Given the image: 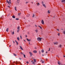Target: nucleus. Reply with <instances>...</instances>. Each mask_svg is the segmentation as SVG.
I'll return each instance as SVG.
<instances>
[{
  "label": "nucleus",
  "instance_id": "nucleus-1",
  "mask_svg": "<svg viewBox=\"0 0 65 65\" xmlns=\"http://www.w3.org/2000/svg\"><path fill=\"white\" fill-rule=\"evenodd\" d=\"M41 39H42V38H37V40H38V41H41Z\"/></svg>",
  "mask_w": 65,
  "mask_h": 65
},
{
  "label": "nucleus",
  "instance_id": "nucleus-2",
  "mask_svg": "<svg viewBox=\"0 0 65 65\" xmlns=\"http://www.w3.org/2000/svg\"><path fill=\"white\" fill-rule=\"evenodd\" d=\"M20 27L19 26H18V27H17V29L18 30L17 31V32L18 33H19V31H20Z\"/></svg>",
  "mask_w": 65,
  "mask_h": 65
},
{
  "label": "nucleus",
  "instance_id": "nucleus-3",
  "mask_svg": "<svg viewBox=\"0 0 65 65\" xmlns=\"http://www.w3.org/2000/svg\"><path fill=\"white\" fill-rule=\"evenodd\" d=\"M41 22L42 25H44V21H43V20H42Z\"/></svg>",
  "mask_w": 65,
  "mask_h": 65
},
{
  "label": "nucleus",
  "instance_id": "nucleus-4",
  "mask_svg": "<svg viewBox=\"0 0 65 65\" xmlns=\"http://www.w3.org/2000/svg\"><path fill=\"white\" fill-rule=\"evenodd\" d=\"M7 3H8L9 4V5L10 4H11V2H9L8 1H7Z\"/></svg>",
  "mask_w": 65,
  "mask_h": 65
},
{
  "label": "nucleus",
  "instance_id": "nucleus-5",
  "mask_svg": "<svg viewBox=\"0 0 65 65\" xmlns=\"http://www.w3.org/2000/svg\"><path fill=\"white\" fill-rule=\"evenodd\" d=\"M58 64H59V65H61V62L60 61H58Z\"/></svg>",
  "mask_w": 65,
  "mask_h": 65
},
{
  "label": "nucleus",
  "instance_id": "nucleus-6",
  "mask_svg": "<svg viewBox=\"0 0 65 65\" xmlns=\"http://www.w3.org/2000/svg\"><path fill=\"white\" fill-rule=\"evenodd\" d=\"M20 46V48L21 50H24V49L23 48H22V47L21 46Z\"/></svg>",
  "mask_w": 65,
  "mask_h": 65
},
{
  "label": "nucleus",
  "instance_id": "nucleus-7",
  "mask_svg": "<svg viewBox=\"0 0 65 65\" xmlns=\"http://www.w3.org/2000/svg\"><path fill=\"white\" fill-rule=\"evenodd\" d=\"M33 52L34 53H37V51L36 50L34 51H33Z\"/></svg>",
  "mask_w": 65,
  "mask_h": 65
},
{
  "label": "nucleus",
  "instance_id": "nucleus-8",
  "mask_svg": "<svg viewBox=\"0 0 65 65\" xmlns=\"http://www.w3.org/2000/svg\"><path fill=\"white\" fill-rule=\"evenodd\" d=\"M29 54H30V56H32V55H33V54H32V53L31 52H29Z\"/></svg>",
  "mask_w": 65,
  "mask_h": 65
},
{
  "label": "nucleus",
  "instance_id": "nucleus-9",
  "mask_svg": "<svg viewBox=\"0 0 65 65\" xmlns=\"http://www.w3.org/2000/svg\"><path fill=\"white\" fill-rule=\"evenodd\" d=\"M34 61V62H36V59H33Z\"/></svg>",
  "mask_w": 65,
  "mask_h": 65
},
{
  "label": "nucleus",
  "instance_id": "nucleus-10",
  "mask_svg": "<svg viewBox=\"0 0 65 65\" xmlns=\"http://www.w3.org/2000/svg\"><path fill=\"white\" fill-rule=\"evenodd\" d=\"M26 39L28 41H31V39Z\"/></svg>",
  "mask_w": 65,
  "mask_h": 65
},
{
  "label": "nucleus",
  "instance_id": "nucleus-11",
  "mask_svg": "<svg viewBox=\"0 0 65 65\" xmlns=\"http://www.w3.org/2000/svg\"><path fill=\"white\" fill-rule=\"evenodd\" d=\"M12 18H13V19H15V17L14 16V15H13L12 16Z\"/></svg>",
  "mask_w": 65,
  "mask_h": 65
},
{
  "label": "nucleus",
  "instance_id": "nucleus-12",
  "mask_svg": "<svg viewBox=\"0 0 65 65\" xmlns=\"http://www.w3.org/2000/svg\"><path fill=\"white\" fill-rule=\"evenodd\" d=\"M54 44H58V42H55V43H54Z\"/></svg>",
  "mask_w": 65,
  "mask_h": 65
},
{
  "label": "nucleus",
  "instance_id": "nucleus-13",
  "mask_svg": "<svg viewBox=\"0 0 65 65\" xmlns=\"http://www.w3.org/2000/svg\"><path fill=\"white\" fill-rule=\"evenodd\" d=\"M42 5L43 6L45 7V8H46V6H45V4H43Z\"/></svg>",
  "mask_w": 65,
  "mask_h": 65
},
{
  "label": "nucleus",
  "instance_id": "nucleus-14",
  "mask_svg": "<svg viewBox=\"0 0 65 65\" xmlns=\"http://www.w3.org/2000/svg\"><path fill=\"white\" fill-rule=\"evenodd\" d=\"M35 31L36 33H37L38 32V30L37 29H36L35 30Z\"/></svg>",
  "mask_w": 65,
  "mask_h": 65
},
{
  "label": "nucleus",
  "instance_id": "nucleus-15",
  "mask_svg": "<svg viewBox=\"0 0 65 65\" xmlns=\"http://www.w3.org/2000/svg\"><path fill=\"white\" fill-rule=\"evenodd\" d=\"M41 61L42 62V63H43L44 62V61H43V60H41Z\"/></svg>",
  "mask_w": 65,
  "mask_h": 65
},
{
  "label": "nucleus",
  "instance_id": "nucleus-16",
  "mask_svg": "<svg viewBox=\"0 0 65 65\" xmlns=\"http://www.w3.org/2000/svg\"><path fill=\"white\" fill-rule=\"evenodd\" d=\"M14 8H15V10L16 11H17V7H15Z\"/></svg>",
  "mask_w": 65,
  "mask_h": 65
},
{
  "label": "nucleus",
  "instance_id": "nucleus-17",
  "mask_svg": "<svg viewBox=\"0 0 65 65\" xmlns=\"http://www.w3.org/2000/svg\"><path fill=\"white\" fill-rule=\"evenodd\" d=\"M37 5L38 6H39V5H40V4H39V3H37Z\"/></svg>",
  "mask_w": 65,
  "mask_h": 65
},
{
  "label": "nucleus",
  "instance_id": "nucleus-18",
  "mask_svg": "<svg viewBox=\"0 0 65 65\" xmlns=\"http://www.w3.org/2000/svg\"><path fill=\"white\" fill-rule=\"evenodd\" d=\"M6 31L7 32H8V28H7L6 29Z\"/></svg>",
  "mask_w": 65,
  "mask_h": 65
},
{
  "label": "nucleus",
  "instance_id": "nucleus-19",
  "mask_svg": "<svg viewBox=\"0 0 65 65\" xmlns=\"http://www.w3.org/2000/svg\"><path fill=\"white\" fill-rule=\"evenodd\" d=\"M41 51L42 53H43V52H44V50H42Z\"/></svg>",
  "mask_w": 65,
  "mask_h": 65
},
{
  "label": "nucleus",
  "instance_id": "nucleus-20",
  "mask_svg": "<svg viewBox=\"0 0 65 65\" xmlns=\"http://www.w3.org/2000/svg\"><path fill=\"white\" fill-rule=\"evenodd\" d=\"M50 11H49V10H48L47 12L48 13H50Z\"/></svg>",
  "mask_w": 65,
  "mask_h": 65
},
{
  "label": "nucleus",
  "instance_id": "nucleus-21",
  "mask_svg": "<svg viewBox=\"0 0 65 65\" xmlns=\"http://www.w3.org/2000/svg\"><path fill=\"white\" fill-rule=\"evenodd\" d=\"M61 46H62V45H59V47H61Z\"/></svg>",
  "mask_w": 65,
  "mask_h": 65
},
{
  "label": "nucleus",
  "instance_id": "nucleus-22",
  "mask_svg": "<svg viewBox=\"0 0 65 65\" xmlns=\"http://www.w3.org/2000/svg\"><path fill=\"white\" fill-rule=\"evenodd\" d=\"M30 16V14H28L27 15V17H29Z\"/></svg>",
  "mask_w": 65,
  "mask_h": 65
},
{
  "label": "nucleus",
  "instance_id": "nucleus-23",
  "mask_svg": "<svg viewBox=\"0 0 65 65\" xmlns=\"http://www.w3.org/2000/svg\"><path fill=\"white\" fill-rule=\"evenodd\" d=\"M13 55L14 56H17V55H16L14 53H13Z\"/></svg>",
  "mask_w": 65,
  "mask_h": 65
},
{
  "label": "nucleus",
  "instance_id": "nucleus-24",
  "mask_svg": "<svg viewBox=\"0 0 65 65\" xmlns=\"http://www.w3.org/2000/svg\"><path fill=\"white\" fill-rule=\"evenodd\" d=\"M17 38L18 40H19V39H20L19 37H18Z\"/></svg>",
  "mask_w": 65,
  "mask_h": 65
},
{
  "label": "nucleus",
  "instance_id": "nucleus-25",
  "mask_svg": "<svg viewBox=\"0 0 65 65\" xmlns=\"http://www.w3.org/2000/svg\"><path fill=\"white\" fill-rule=\"evenodd\" d=\"M17 2L19 3L20 2V0H17Z\"/></svg>",
  "mask_w": 65,
  "mask_h": 65
},
{
  "label": "nucleus",
  "instance_id": "nucleus-26",
  "mask_svg": "<svg viewBox=\"0 0 65 65\" xmlns=\"http://www.w3.org/2000/svg\"><path fill=\"white\" fill-rule=\"evenodd\" d=\"M21 14V13H19L18 15H20V16Z\"/></svg>",
  "mask_w": 65,
  "mask_h": 65
},
{
  "label": "nucleus",
  "instance_id": "nucleus-27",
  "mask_svg": "<svg viewBox=\"0 0 65 65\" xmlns=\"http://www.w3.org/2000/svg\"><path fill=\"white\" fill-rule=\"evenodd\" d=\"M58 36H60V34L59 33H58Z\"/></svg>",
  "mask_w": 65,
  "mask_h": 65
},
{
  "label": "nucleus",
  "instance_id": "nucleus-28",
  "mask_svg": "<svg viewBox=\"0 0 65 65\" xmlns=\"http://www.w3.org/2000/svg\"><path fill=\"white\" fill-rule=\"evenodd\" d=\"M65 2V0H63L61 1V2Z\"/></svg>",
  "mask_w": 65,
  "mask_h": 65
},
{
  "label": "nucleus",
  "instance_id": "nucleus-29",
  "mask_svg": "<svg viewBox=\"0 0 65 65\" xmlns=\"http://www.w3.org/2000/svg\"><path fill=\"white\" fill-rule=\"evenodd\" d=\"M23 56H24V58H26V55L25 54H23Z\"/></svg>",
  "mask_w": 65,
  "mask_h": 65
},
{
  "label": "nucleus",
  "instance_id": "nucleus-30",
  "mask_svg": "<svg viewBox=\"0 0 65 65\" xmlns=\"http://www.w3.org/2000/svg\"><path fill=\"white\" fill-rule=\"evenodd\" d=\"M17 63H20V64H21V63L20 62H18V61H17Z\"/></svg>",
  "mask_w": 65,
  "mask_h": 65
},
{
  "label": "nucleus",
  "instance_id": "nucleus-31",
  "mask_svg": "<svg viewBox=\"0 0 65 65\" xmlns=\"http://www.w3.org/2000/svg\"><path fill=\"white\" fill-rule=\"evenodd\" d=\"M14 31H13L12 32V35H13V34H14Z\"/></svg>",
  "mask_w": 65,
  "mask_h": 65
},
{
  "label": "nucleus",
  "instance_id": "nucleus-32",
  "mask_svg": "<svg viewBox=\"0 0 65 65\" xmlns=\"http://www.w3.org/2000/svg\"><path fill=\"white\" fill-rule=\"evenodd\" d=\"M16 20H19V19L18 18H16L15 19Z\"/></svg>",
  "mask_w": 65,
  "mask_h": 65
},
{
  "label": "nucleus",
  "instance_id": "nucleus-33",
  "mask_svg": "<svg viewBox=\"0 0 65 65\" xmlns=\"http://www.w3.org/2000/svg\"><path fill=\"white\" fill-rule=\"evenodd\" d=\"M20 38L21 39H22V36H20Z\"/></svg>",
  "mask_w": 65,
  "mask_h": 65
},
{
  "label": "nucleus",
  "instance_id": "nucleus-34",
  "mask_svg": "<svg viewBox=\"0 0 65 65\" xmlns=\"http://www.w3.org/2000/svg\"><path fill=\"white\" fill-rule=\"evenodd\" d=\"M34 17V14H33V16H32V17Z\"/></svg>",
  "mask_w": 65,
  "mask_h": 65
},
{
  "label": "nucleus",
  "instance_id": "nucleus-35",
  "mask_svg": "<svg viewBox=\"0 0 65 65\" xmlns=\"http://www.w3.org/2000/svg\"><path fill=\"white\" fill-rule=\"evenodd\" d=\"M57 30L58 31H59V29H57Z\"/></svg>",
  "mask_w": 65,
  "mask_h": 65
},
{
  "label": "nucleus",
  "instance_id": "nucleus-36",
  "mask_svg": "<svg viewBox=\"0 0 65 65\" xmlns=\"http://www.w3.org/2000/svg\"><path fill=\"white\" fill-rule=\"evenodd\" d=\"M63 33H64V34L65 35V31H63Z\"/></svg>",
  "mask_w": 65,
  "mask_h": 65
},
{
  "label": "nucleus",
  "instance_id": "nucleus-37",
  "mask_svg": "<svg viewBox=\"0 0 65 65\" xmlns=\"http://www.w3.org/2000/svg\"><path fill=\"white\" fill-rule=\"evenodd\" d=\"M16 43L17 45H18V42H16Z\"/></svg>",
  "mask_w": 65,
  "mask_h": 65
},
{
  "label": "nucleus",
  "instance_id": "nucleus-38",
  "mask_svg": "<svg viewBox=\"0 0 65 65\" xmlns=\"http://www.w3.org/2000/svg\"><path fill=\"white\" fill-rule=\"evenodd\" d=\"M28 2H27L26 3V4H27L28 3Z\"/></svg>",
  "mask_w": 65,
  "mask_h": 65
},
{
  "label": "nucleus",
  "instance_id": "nucleus-39",
  "mask_svg": "<svg viewBox=\"0 0 65 65\" xmlns=\"http://www.w3.org/2000/svg\"><path fill=\"white\" fill-rule=\"evenodd\" d=\"M32 64H35V62H33L32 63Z\"/></svg>",
  "mask_w": 65,
  "mask_h": 65
},
{
  "label": "nucleus",
  "instance_id": "nucleus-40",
  "mask_svg": "<svg viewBox=\"0 0 65 65\" xmlns=\"http://www.w3.org/2000/svg\"><path fill=\"white\" fill-rule=\"evenodd\" d=\"M25 36L26 37H27V35H25Z\"/></svg>",
  "mask_w": 65,
  "mask_h": 65
},
{
  "label": "nucleus",
  "instance_id": "nucleus-41",
  "mask_svg": "<svg viewBox=\"0 0 65 65\" xmlns=\"http://www.w3.org/2000/svg\"><path fill=\"white\" fill-rule=\"evenodd\" d=\"M21 54H22V55H23V53L22 52H21Z\"/></svg>",
  "mask_w": 65,
  "mask_h": 65
},
{
  "label": "nucleus",
  "instance_id": "nucleus-42",
  "mask_svg": "<svg viewBox=\"0 0 65 65\" xmlns=\"http://www.w3.org/2000/svg\"><path fill=\"white\" fill-rule=\"evenodd\" d=\"M27 64H29V62L28 61H27Z\"/></svg>",
  "mask_w": 65,
  "mask_h": 65
},
{
  "label": "nucleus",
  "instance_id": "nucleus-43",
  "mask_svg": "<svg viewBox=\"0 0 65 65\" xmlns=\"http://www.w3.org/2000/svg\"><path fill=\"white\" fill-rule=\"evenodd\" d=\"M42 4H43V2H42Z\"/></svg>",
  "mask_w": 65,
  "mask_h": 65
},
{
  "label": "nucleus",
  "instance_id": "nucleus-44",
  "mask_svg": "<svg viewBox=\"0 0 65 65\" xmlns=\"http://www.w3.org/2000/svg\"><path fill=\"white\" fill-rule=\"evenodd\" d=\"M40 29H42V27H41L40 26Z\"/></svg>",
  "mask_w": 65,
  "mask_h": 65
},
{
  "label": "nucleus",
  "instance_id": "nucleus-45",
  "mask_svg": "<svg viewBox=\"0 0 65 65\" xmlns=\"http://www.w3.org/2000/svg\"><path fill=\"white\" fill-rule=\"evenodd\" d=\"M50 51V48H49V50H48V51Z\"/></svg>",
  "mask_w": 65,
  "mask_h": 65
},
{
  "label": "nucleus",
  "instance_id": "nucleus-46",
  "mask_svg": "<svg viewBox=\"0 0 65 65\" xmlns=\"http://www.w3.org/2000/svg\"><path fill=\"white\" fill-rule=\"evenodd\" d=\"M13 42L14 43H15V42L14 41H13Z\"/></svg>",
  "mask_w": 65,
  "mask_h": 65
},
{
  "label": "nucleus",
  "instance_id": "nucleus-47",
  "mask_svg": "<svg viewBox=\"0 0 65 65\" xmlns=\"http://www.w3.org/2000/svg\"><path fill=\"white\" fill-rule=\"evenodd\" d=\"M8 7H9V8H10V6H8Z\"/></svg>",
  "mask_w": 65,
  "mask_h": 65
},
{
  "label": "nucleus",
  "instance_id": "nucleus-48",
  "mask_svg": "<svg viewBox=\"0 0 65 65\" xmlns=\"http://www.w3.org/2000/svg\"><path fill=\"white\" fill-rule=\"evenodd\" d=\"M35 49H36L37 48H36V47H35Z\"/></svg>",
  "mask_w": 65,
  "mask_h": 65
},
{
  "label": "nucleus",
  "instance_id": "nucleus-49",
  "mask_svg": "<svg viewBox=\"0 0 65 65\" xmlns=\"http://www.w3.org/2000/svg\"><path fill=\"white\" fill-rule=\"evenodd\" d=\"M39 54H40V53H40V52H39Z\"/></svg>",
  "mask_w": 65,
  "mask_h": 65
},
{
  "label": "nucleus",
  "instance_id": "nucleus-50",
  "mask_svg": "<svg viewBox=\"0 0 65 65\" xmlns=\"http://www.w3.org/2000/svg\"><path fill=\"white\" fill-rule=\"evenodd\" d=\"M19 59H20V60H21V58H19Z\"/></svg>",
  "mask_w": 65,
  "mask_h": 65
},
{
  "label": "nucleus",
  "instance_id": "nucleus-51",
  "mask_svg": "<svg viewBox=\"0 0 65 65\" xmlns=\"http://www.w3.org/2000/svg\"><path fill=\"white\" fill-rule=\"evenodd\" d=\"M15 42H17V41H16V40H15Z\"/></svg>",
  "mask_w": 65,
  "mask_h": 65
},
{
  "label": "nucleus",
  "instance_id": "nucleus-52",
  "mask_svg": "<svg viewBox=\"0 0 65 65\" xmlns=\"http://www.w3.org/2000/svg\"><path fill=\"white\" fill-rule=\"evenodd\" d=\"M63 57H64V58H65V56H63Z\"/></svg>",
  "mask_w": 65,
  "mask_h": 65
},
{
  "label": "nucleus",
  "instance_id": "nucleus-53",
  "mask_svg": "<svg viewBox=\"0 0 65 65\" xmlns=\"http://www.w3.org/2000/svg\"><path fill=\"white\" fill-rule=\"evenodd\" d=\"M35 26L36 27H37V25H35Z\"/></svg>",
  "mask_w": 65,
  "mask_h": 65
},
{
  "label": "nucleus",
  "instance_id": "nucleus-54",
  "mask_svg": "<svg viewBox=\"0 0 65 65\" xmlns=\"http://www.w3.org/2000/svg\"><path fill=\"white\" fill-rule=\"evenodd\" d=\"M42 56H44V55L43 54L42 55Z\"/></svg>",
  "mask_w": 65,
  "mask_h": 65
},
{
  "label": "nucleus",
  "instance_id": "nucleus-55",
  "mask_svg": "<svg viewBox=\"0 0 65 65\" xmlns=\"http://www.w3.org/2000/svg\"><path fill=\"white\" fill-rule=\"evenodd\" d=\"M46 61H47V59H46Z\"/></svg>",
  "mask_w": 65,
  "mask_h": 65
},
{
  "label": "nucleus",
  "instance_id": "nucleus-56",
  "mask_svg": "<svg viewBox=\"0 0 65 65\" xmlns=\"http://www.w3.org/2000/svg\"><path fill=\"white\" fill-rule=\"evenodd\" d=\"M28 34H29V32H28Z\"/></svg>",
  "mask_w": 65,
  "mask_h": 65
},
{
  "label": "nucleus",
  "instance_id": "nucleus-57",
  "mask_svg": "<svg viewBox=\"0 0 65 65\" xmlns=\"http://www.w3.org/2000/svg\"><path fill=\"white\" fill-rule=\"evenodd\" d=\"M9 46V47H10V46H11V45H10Z\"/></svg>",
  "mask_w": 65,
  "mask_h": 65
},
{
  "label": "nucleus",
  "instance_id": "nucleus-58",
  "mask_svg": "<svg viewBox=\"0 0 65 65\" xmlns=\"http://www.w3.org/2000/svg\"><path fill=\"white\" fill-rule=\"evenodd\" d=\"M46 54H47V52H46Z\"/></svg>",
  "mask_w": 65,
  "mask_h": 65
},
{
  "label": "nucleus",
  "instance_id": "nucleus-59",
  "mask_svg": "<svg viewBox=\"0 0 65 65\" xmlns=\"http://www.w3.org/2000/svg\"><path fill=\"white\" fill-rule=\"evenodd\" d=\"M24 41H25H25H25V40H24Z\"/></svg>",
  "mask_w": 65,
  "mask_h": 65
},
{
  "label": "nucleus",
  "instance_id": "nucleus-60",
  "mask_svg": "<svg viewBox=\"0 0 65 65\" xmlns=\"http://www.w3.org/2000/svg\"><path fill=\"white\" fill-rule=\"evenodd\" d=\"M38 27H40V26H38Z\"/></svg>",
  "mask_w": 65,
  "mask_h": 65
},
{
  "label": "nucleus",
  "instance_id": "nucleus-61",
  "mask_svg": "<svg viewBox=\"0 0 65 65\" xmlns=\"http://www.w3.org/2000/svg\"><path fill=\"white\" fill-rule=\"evenodd\" d=\"M30 42H29V44H30Z\"/></svg>",
  "mask_w": 65,
  "mask_h": 65
},
{
  "label": "nucleus",
  "instance_id": "nucleus-62",
  "mask_svg": "<svg viewBox=\"0 0 65 65\" xmlns=\"http://www.w3.org/2000/svg\"><path fill=\"white\" fill-rule=\"evenodd\" d=\"M10 2V0H9Z\"/></svg>",
  "mask_w": 65,
  "mask_h": 65
},
{
  "label": "nucleus",
  "instance_id": "nucleus-63",
  "mask_svg": "<svg viewBox=\"0 0 65 65\" xmlns=\"http://www.w3.org/2000/svg\"><path fill=\"white\" fill-rule=\"evenodd\" d=\"M61 30H63V29L62 28Z\"/></svg>",
  "mask_w": 65,
  "mask_h": 65
},
{
  "label": "nucleus",
  "instance_id": "nucleus-64",
  "mask_svg": "<svg viewBox=\"0 0 65 65\" xmlns=\"http://www.w3.org/2000/svg\"><path fill=\"white\" fill-rule=\"evenodd\" d=\"M32 3H33V2H32Z\"/></svg>",
  "mask_w": 65,
  "mask_h": 65
}]
</instances>
